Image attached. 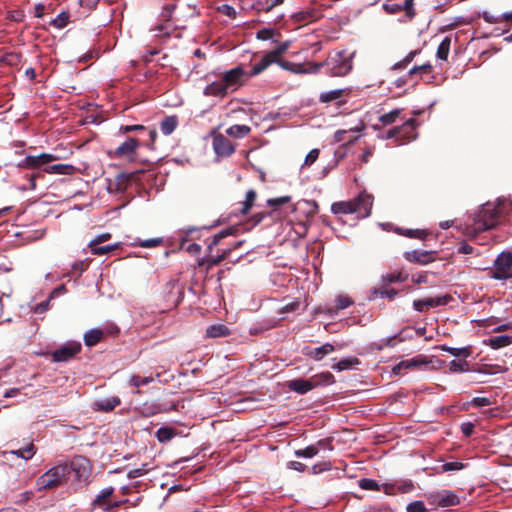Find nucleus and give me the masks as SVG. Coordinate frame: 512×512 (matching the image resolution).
<instances>
[{"mask_svg":"<svg viewBox=\"0 0 512 512\" xmlns=\"http://www.w3.org/2000/svg\"><path fill=\"white\" fill-rule=\"evenodd\" d=\"M153 382V378L152 377H143L141 378L140 376L138 375H132L131 378L129 379V384L131 386H134V387H140V386H143V385H147L149 383Z\"/></svg>","mask_w":512,"mask_h":512,"instance_id":"obj_46","label":"nucleus"},{"mask_svg":"<svg viewBox=\"0 0 512 512\" xmlns=\"http://www.w3.org/2000/svg\"><path fill=\"white\" fill-rule=\"evenodd\" d=\"M272 63H275V61L270 57L268 53H266L259 62L253 65L252 69L248 71V76L254 77L262 73L264 70H266Z\"/></svg>","mask_w":512,"mask_h":512,"instance_id":"obj_23","label":"nucleus"},{"mask_svg":"<svg viewBox=\"0 0 512 512\" xmlns=\"http://www.w3.org/2000/svg\"><path fill=\"white\" fill-rule=\"evenodd\" d=\"M433 253L429 251L413 250L405 253V257L409 262L428 264L434 260Z\"/></svg>","mask_w":512,"mask_h":512,"instance_id":"obj_17","label":"nucleus"},{"mask_svg":"<svg viewBox=\"0 0 512 512\" xmlns=\"http://www.w3.org/2000/svg\"><path fill=\"white\" fill-rule=\"evenodd\" d=\"M228 89L225 87V83L221 79L220 81H214L208 84L203 91L205 96L224 97L228 94Z\"/></svg>","mask_w":512,"mask_h":512,"instance_id":"obj_19","label":"nucleus"},{"mask_svg":"<svg viewBox=\"0 0 512 512\" xmlns=\"http://www.w3.org/2000/svg\"><path fill=\"white\" fill-rule=\"evenodd\" d=\"M450 45H451V38L446 36L441 41V43L439 44V46L437 48L436 56L438 59L443 60V61L447 60L448 55H449Z\"/></svg>","mask_w":512,"mask_h":512,"instance_id":"obj_34","label":"nucleus"},{"mask_svg":"<svg viewBox=\"0 0 512 512\" xmlns=\"http://www.w3.org/2000/svg\"><path fill=\"white\" fill-rule=\"evenodd\" d=\"M319 15L314 9H307L304 11L297 12L293 15V18L297 22L309 23L318 19Z\"/></svg>","mask_w":512,"mask_h":512,"instance_id":"obj_31","label":"nucleus"},{"mask_svg":"<svg viewBox=\"0 0 512 512\" xmlns=\"http://www.w3.org/2000/svg\"><path fill=\"white\" fill-rule=\"evenodd\" d=\"M72 469L79 481H85L89 476V464L85 459L72 463Z\"/></svg>","mask_w":512,"mask_h":512,"instance_id":"obj_26","label":"nucleus"},{"mask_svg":"<svg viewBox=\"0 0 512 512\" xmlns=\"http://www.w3.org/2000/svg\"><path fill=\"white\" fill-rule=\"evenodd\" d=\"M213 149L217 155L222 157L230 156L234 152L231 141L222 134L213 137Z\"/></svg>","mask_w":512,"mask_h":512,"instance_id":"obj_12","label":"nucleus"},{"mask_svg":"<svg viewBox=\"0 0 512 512\" xmlns=\"http://www.w3.org/2000/svg\"><path fill=\"white\" fill-rule=\"evenodd\" d=\"M512 343V338L508 335H501L494 338H490L486 341V344L489 345L492 349H499L502 347L509 346Z\"/></svg>","mask_w":512,"mask_h":512,"instance_id":"obj_33","label":"nucleus"},{"mask_svg":"<svg viewBox=\"0 0 512 512\" xmlns=\"http://www.w3.org/2000/svg\"><path fill=\"white\" fill-rule=\"evenodd\" d=\"M396 488H397V492L408 493L414 489V485H413L412 481L406 480V481H403L402 483L396 485Z\"/></svg>","mask_w":512,"mask_h":512,"instance_id":"obj_56","label":"nucleus"},{"mask_svg":"<svg viewBox=\"0 0 512 512\" xmlns=\"http://www.w3.org/2000/svg\"><path fill=\"white\" fill-rule=\"evenodd\" d=\"M255 200H256V192L252 189L247 191L245 200L238 203V207H236L232 213L236 216L246 215L250 211Z\"/></svg>","mask_w":512,"mask_h":512,"instance_id":"obj_18","label":"nucleus"},{"mask_svg":"<svg viewBox=\"0 0 512 512\" xmlns=\"http://www.w3.org/2000/svg\"><path fill=\"white\" fill-rule=\"evenodd\" d=\"M231 233H232V229H225V230L220 231L216 235H214L211 242L208 244L209 251H212L213 246L218 245L222 239H224Z\"/></svg>","mask_w":512,"mask_h":512,"instance_id":"obj_43","label":"nucleus"},{"mask_svg":"<svg viewBox=\"0 0 512 512\" xmlns=\"http://www.w3.org/2000/svg\"><path fill=\"white\" fill-rule=\"evenodd\" d=\"M442 350L450 353L455 357L464 356L468 357L470 355V350L466 347L463 348H453L448 346H442Z\"/></svg>","mask_w":512,"mask_h":512,"instance_id":"obj_44","label":"nucleus"},{"mask_svg":"<svg viewBox=\"0 0 512 512\" xmlns=\"http://www.w3.org/2000/svg\"><path fill=\"white\" fill-rule=\"evenodd\" d=\"M58 157L53 154L43 153L40 155H29L24 159V166L27 168H40L43 165L57 160Z\"/></svg>","mask_w":512,"mask_h":512,"instance_id":"obj_13","label":"nucleus"},{"mask_svg":"<svg viewBox=\"0 0 512 512\" xmlns=\"http://www.w3.org/2000/svg\"><path fill=\"white\" fill-rule=\"evenodd\" d=\"M335 350L334 346L330 343H326L320 347L309 350L306 355L313 358L316 361L322 360L326 355L332 353Z\"/></svg>","mask_w":512,"mask_h":512,"instance_id":"obj_24","label":"nucleus"},{"mask_svg":"<svg viewBox=\"0 0 512 512\" xmlns=\"http://www.w3.org/2000/svg\"><path fill=\"white\" fill-rule=\"evenodd\" d=\"M449 370L453 373L466 372L469 370V364L465 360H452L449 363Z\"/></svg>","mask_w":512,"mask_h":512,"instance_id":"obj_40","label":"nucleus"},{"mask_svg":"<svg viewBox=\"0 0 512 512\" xmlns=\"http://www.w3.org/2000/svg\"><path fill=\"white\" fill-rule=\"evenodd\" d=\"M482 18L487 22V23H491V24H494V23H499L501 21H503V15L502 16H496L494 14H491L490 12H483L482 13Z\"/></svg>","mask_w":512,"mask_h":512,"instance_id":"obj_57","label":"nucleus"},{"mask_svg":"<svg viewBox=\"0 0 512 512\" xmlns=\"http://www.w3.org/2000/svg\"><path fill=\"white\" fill-rule=\"evenodd\" d=\"M492 277L498 280H506L512 277V253L502 252L494 262Z\"/></svg>","mask_w":512,"mask_h":512,"instance_id":"obj_5","label":"nucleus"},{"mask_svg":"<svg viewBox=\"0 0 512 512\" xmlns=\"http://www.w3.org/2000/svg\"><path fill=\"white\" fill-rule=\"evenodd\" d=\"M149 470L150 468L148 467V465L143 464L140 468L130 470L127 476L128 478H137L145 475Z\"/></svg>","mask_w":512,"mask_h":512,"instance_id":"obj_50","label":"nucleus"},{"mask_svg":"<svg viewBox=\"0 0 512 512\" xmlns=\"http://www.w3.org/2000/svg\"><path fill=\"white\" fill-rule=\"evenodd\" d=\"M319 452V449L316 445H310L304 449L296 450L295 455L297 457H303V458H312L316 456Z\"/></svg>","mask_w":512,"mask_h":512,"instance_id":"obj_41","label":"nucleus"},{"mask_svg":"<svg viewBox=\"0 0 512 512\" xmlns=\"http://www.w3.org/2000/svg\"><path fill=\"white\" fill-rule=\"evenodd\" d=\"M285 0H267L258 3L259 11L270 12L274 7L281 5Z\"/></svg>","mask_w":512,"mask_h":512,"instance_id":"obj_45","label":"nucleus"},{"mask_svg":"<svg viewBox=\"0 0 512 512\" xmlns=\"http://www.w3.org/2000/svg\"><path fill=\"white\" fill-rule=\"evenodd\" d=\"M459 503L457 496L453 493L446 494L442 499H440L439 504L443 507L456 505Z\"/></svg>","mask_w":512,"mask_h":512,"instance_id":"obj_48","label":"nucleus"},{"mask_svg":"<svg viewBox=\"0 0 512 512\" xmlns=\"http://www.w3.org/2000/svg\"><path fill=\"white\" fill-rule=\"evenodd\" d=\"M414 1L413 0H404L403 3H396L392 1H388L383 4V9L385 12L389 14H395L402 10H404L407 16L412 19L415 15V11L413 8Z\"/></svg>","mask_w":512,"mask_h":512,"instance_id":"obj_11","label":"nucleus"},{"mask_svg":"<svg viewBox=\"0 0 512 512\" xmlns=\"http://www.w3.org/2000/svg\"><path fill=\"white\" fill-rule=\"evenodd\" d=\"M319 157V149H312L306 156L303 166H311Z\"/></svg>","mask_w":512,"mask_h":512,"instance_id":"obj_52","label":"nucleus"},{"mask_svg":"<svg viewBox=\"0 0 512 512\" xmlns=\"http://www.w3.org/2000/svg\"><path fill=\"white\" fill-rule=\"evenodd\" d=\"M291 200L290 196H282L278 198H271L267 200V204L271 207H276L288 203Z\"/></svg>","mask_w":512,"mask_h":512,"instance_id":"obj_55","label":"nucleus"},{"mask_svg":"<svg viewBox=\"0 0 512 512\" xmlns=\"http://www.w3.org/2000/svg\"><path fill=\"white\" fill-rule=\"evenodd\" d=\"M427 363L428 361H426V359L423 356H416L414 358L406 359L398 363L393 368V373L396 375H400L403 369H414Z\"/></svg>","mask_w":512,"mask_h":512,"instance_id":"obj_15","label":"nucleus"},{"mask_svg":"<svg viewBox=\"0 0 512 512\" xmlns=\"http://www.w3.org/2000/svg\"><path fill=\"white\" fill-rule=\"evenodd\" d=\"M120 404V400L118 397H112L109 399L101 400L96 403V406L99 410L109 412L113 410L116 406Z\"/></svg>","mask_w":512,"mask_h":512,"instance_id":"obj_37","label":"nucleus"},{"mask_svg":"<svg viewBox=\"0 0 512 512\" xmlns=\"http://www.w3.org/2000/svg\"><path fill=\"white\" fill-rule=\"evenodd\" d=\"M69 471L70 468L66 464H59L50 468L37 479L38 490H50L62 485Z\"/></svg>","mask_w":512,"mask_h":512,"instance_id":"obj_4","label":"nucleus"},{"mask_svg":"<svg viewBox=\"0 0 512 512\" xmlns=\"http://www.w3.org/2000/svg\"><path fill=\"white\" fill-rule=\"evenodd\" d=\"M352 304V301L349 297L340 295L336 298V309H345Z\"/></svg>","mask_w":512,"mask_h":512,"instance_id":"obj_51","label":"nucleus"},{"mask_svg":"<svg viewBox=\"0 0 512 512\" xmlns=\"http://www.w3.org/2000/svg\"><path fill=\"white\" fill-rule=\"evenodd\" d=\"M356 364H358V359L354 358V357H350V358L340 360L339 362H337L336 364H334L332 366V369L337 370V371H343V370L351 368L352 366H354Z\"/></svg>","mask_w":512,"mask_h":512,"instance_id":"obj_38","label":"nucleus"},{"mask_svg":"<svg viewBox=\"0 0 512 512\" xmlns=\"http://www.w3.org/2000/svg\"><path fill=\"white\" fill-rule=\"evenodd\" d=\"M401 111L399 109H395V110H392L386 114H383L382 116H380V121L384 124V125H389V124H392L396 121V119L399 117Z\"/></svg>","mask_w":512,"mask_h":512,"instance_id":"obj_42","label":"nucleus"},{"mask_svg":"<svg viewBox=\"0 0 512 512\" xmlns=\"http://www.w3.org/2000/svg\"><path fill=\"white\" fill-rule=\"evenodd\" d=\"M33 497L32 491H24L19 494L18 499L15 501L17 504H24Z\"/></svg>","mask_w":512,"mask_h":512,"instance_id":"obj_64","label":"nucleus"},{"mask_svg":"<svg viewBox=\"0 0 512 512\" xmlns=\"http://www.w3.org/2000/svg\"><path fill=\"white\" fill-rule=\"evenodd\" d=\"M432 66L430 63H425L423 65L414 66L409 70V75H414L418 72H429L431 70Z\"/></svg>","mask_w":512,"mask_h":512,"instance_id":"obj_62","label":"nucleus"},{"mask_svg":"<svg viewBox=\"0 0 512 512\" xmlns=\"http://www.w3.org/2000/svg\"><path fill=\"white\" fill-rule=\"evenodd\" d=\"M110 238H111L110 233L106 232V233L99 234L88 243V247H93V246L99 245L100 243L108 241Z\"/></svg>","mask_w":512,"mask_h":512,"instance_id":"obj_53","label":"nucleus"},{"mask_svg":"<svg viewBox=\"0 0 512 512\" xmlns=\"http://www.w3.org/2000/svg\"><path fill=\"white\" fill-rule=\"evenodd\" d=\"M492 404L491 400L487 397H475L472 400V405L475 407H486Z\"/></svg>","mask_w":512,"mask_h":512,"instance_id":"obj_61","label":"nucleus"},{"mask_svg":"<svg viewBox=\"0 0 512 512\" xmlns=\"http://www.w3.org/2000/svg\"><path fill=\"white\" fill-rule=\"evenodd\" d=\"M140 146V143L135 138H128L125 142H123L116 150V157H130L136 151V149Z\"/></svg>","mask_w":512,"mask_h":512,"instance_id":"obj_16","label":"nucleus"},{"mask_svg":"<svg viewBox=\"0 0 512 512\" xmlns=\"http://www.w3.org/2000/svg\"><path fill=\"white\" fill-rule=\"evenodd\" d=\"M350 94L349 88L335 89L331 91L322 92L319 96V101L322 103H329L332 101H338L344 96Z\"/></svg>","mask_w":512,"mask_h":512,"instance_id":"obj_21","label":"nucleus"},{"mask_svg":"<svg viewBox=\"0 0 512 512\" xmlns=\"http://www.w3.org/2000/svg\"><path fill=\"white\" fill-rule=\"evenodd\" d=\"M359 487L364 490H371V491H379L380 490V486L375 480L367 479V478L361 479L359 481Z\"/></svg>","mask_w":512,"mask_h":512,"instance_id":"obj_47","label":"nucleus"},{"mask_svg":"<svg viewBox=\"0 0 512 512\" xmlns=\"http://www.w3.org/2000/svg\"><path fill=\"white\" fill-rule=\"evenodd\" d=\"M176 436L175 429L171 427H161L156 432V437L159 442H168Z\"/></svg>","mask_w":512,"mask_h":512,"instance_id":"obj_35","label":"nucleus"},{"mask_svg":"<svg viewBox=\"0 0 512 512\" xmlns=\"http://www.w3.org/2000/svg\"><path fill=\"white\" fill-rule=\"evenodd\" d=\"M512 208V202L507 200L499 201L497 204L486 203L477 212L473 225L467 227L468 235H476L479 232L494 228L499 218Z\"/></svg>","mask_w":512,"mask_h":512,"instance_id":"obj_1","label":"nucleus"},{"mask_svg":"<svg viewBox=\"0 0 512 512\" xmlns=\"http://www.w3.org/2000/svg\"><path fill=\"white\" fill-rule=\"evenodd\" d=\"M294 210L300 214L299 220L303 225V228H305L304 222L309 221L315 216L318 210V205L314 201L302 200L295 205Z\"/></svg>","mask_w":512,"mask_h":512,"instance_id":"obj_8","label":"nucleus"},{"mask_svg":"<svg viewBox=\"0 0 512 512\" xmlns=\"http://www.w3.org/2000/svg\"><path fill=\"white\" fill-rule=\"evenodd\" d=\"M399 130L397 142L404 144L416 138V123L414 119L407 120L402 126L397 127Z\"/></svg>","mask_w":512,"mask_h":512,"instance_id":"obj_14","label":"nucleus"},{"mask_svg":"<svg viewBox=\"0 0 512 512\" xmlns=\"http://www.w3.org/2000/svg\"><path fill=\"white\" fill-rule=\"evenodd\" d=\"M119 246H120L119 243H115V244H110V245H106V246L96 245V246L89 247V248H90L91 253L94 255H104V254H108L111 251L119 248Z\"/></svg>","mask_w":512,"mask_h":512,"instance_id":"obj_39","label":"nucleus"},{"mask_svg":"<svg viewBox=\"0 0 512 512\" xmlns=\"http://www.w3.org/2000/svg\"><path fill=\"white\" fill-rule=\"evenodd\" d=\"M329 65H331V72L334 76H344L352 69V64L349 59L342 58L341 54H336L329 58Z\"/></svg>","mask_w":512,"mask_h":512,"instance_id":"obj_9","label":"nucleus"},{"mask_svg":"<svg viewBox=\"0 0 512 512\" xmlns=\"http://www.w3.org/2000/svg\"><path fill=\"white\" fill-rule=\"evenodd\" d=\"M113 491H114V489H113L112 487L104 488V489L101 491V494L97 497L96 502H97L99 505H103V504H104L105 499L109 498V497L112 495Z\"/></svg>","mask_w":512,"mask_h":512,"instance_id":"obj_58","label":"nucleus"},{"mask_svg":"<svg viewBox=\"0 0 512 512\" xmlns=\"http://www.w3.org/2000/svg\"><path fill=\"white\" fill-rule=\"evenodd\" d=\"M464 466L461 462H447L442 465L443 472L456 471L462 469Z\"/></svg>","mask_w":512,"mask_h":512,"instance_id":"obj_59","label":"nucleus"},{"mask_svg":"<svg viewBox=\"0 0 512 512\" xmlns=\"http://www.w3.org/2000/svg\"><path fill=\"white\" fill-rule=\"evenodd\" d=\"M278 65L282 69L290 71V72H292L294 74H306V73L316 72L317 69H318V65H315V66L311 67L310 69H307V68L304 67L303 64L293 63V62H290V61L278 62Z\"/></svg>","mask_w":512,"mask_h":512,"instance_id":"obj_20","label":"nucleus"},{"mask_svg":"<svg viewBox=\"0 0 512 512\" xmlns=\"http://www.w3.org/2000/svg\"><path fill=\"white\" fill-rule=\"evenodd\" d=\"M173 9H174L173 6H166L164 8L161 16L165 23L160 24L155 28V31L157 32L156 36H164V35L169 34V31L171 28V25L169 24V20L172 15Z\"/></svg>","mask_w":512,"mask_h":512,"instance_id":"obj_22","label":"nucleus"},{"mask_svg":"<svg viewBox=\"0 0 512 512\" xmlns=\"http://www.w3.org/2000/svg\"><path fill=\"white\" fill-rule=\"evenodd\" d=\"M35 453H36V447L34 446L33 443H29L24 448L16 449V450H11V451H6V452H4V455L5 456H7V455H16L17 457L22 458L24 460H29V459L33 458Z\"/></svg>","mask_w":512,"mask_h":512,"instance_id":"obj_25","label":"nucleus"},{"mask_svg":"<svg viewBox=\"0 0 512 512\" xmlns=\"http://www.w3.org/2000/svg\"><path fill=\"white\" fill-rule=\"evenodd\" d=\"M104 336L101 329H91L84 335V342L86 346L92 347L98 344Z\"/></svg>","mask_w":512,"mask_h":512,"instance_id":"obj_29","label":"nucleus"},{"mask_svg":"<svg viewBox=\"0 0 512 512\" xmlns=\"http://www.w3.org/2000/svg\"><path fill=\"white\" fill-rule=\"evenodd\" d=\"M373 196L365 192L351 201L333 203L331 210L336 215L356 213L360 218H366L371 213Z\"/></svg>","mask_w":512,"mask_h":512,"instance_id":"obj_2","label":"nucleus"},{"mask_svg":"<svg viewBox=\"0 0 512 512\" xmlns=\"http://www.w3.org/2000/svg\"><path fill=\"white\" fill-rule=\"evenodd\" d=\"M219 11L222 12L223 14L227 15L230 18H235V16H236V10L232 6L227 5V4L221 5L219 7Z\"/></svg>","mask_w":512,"mask_h":512,"instance_id":"obj_63","label":"nucleus"},{"mask_svg":"<svg viewBox=\"0 0 512 512\" xmlns=\"http://www.w3.org/2000/svg\"><path fill=\"white\" fill-rule=\"evenodd\" d=\"M248 71L244 70L241 66H237L231 70L226 71L223 74L222 80L225 83V87L228 91H236L241 87L246 80H248Z\"/></svg>","mask_w":512,"mask_h":512,"instance_id":"obj_6","label":"nucleus"},{"mask_svg":"<svg viewBox=\"0 0 512 512\" xmlns=\"http://www.w3.org/2000/svg\"><path fill=\"white\" fill-rule=\"evenodd\" d=\"M178 126V118L176 116H168L160 123V130L164 135H170Z\"/></svg>","mask_w":512,"mask_h":512,"instance_id":"obj_28","label":"nucleus"},{"mask_svg":"<svg viewBox=\"0 0 512 512\" xmlns=\"http://www.w3.org/2000/svg\"><path fill=\"white\" fill-rule=\"evenodd\" d=\"M44 171L49 174L71 175L75 168L70 164H54L46 167Z\"/></svg>","mask_w":512,"mask_h":512,"instance_id":"obj_27","label":"nucleus"},{"mask_svg":"<svg viewBox=\"0 0 512 512\" xmlns=\"http://www.w3.org/2000/svg\"><path fill=\"white\" fill-rule=\"evenodd\" d=\"M251 131V128L247 125H232L226 130L227 135L235 138H243L247 136Z\"/></svg>","mask_w":512,"mask_h":512,"instance_id":"obj_32","label":"nucleus"},{"mask_svg":"<svg viewBox=\"0 0 512 512\" xmlns=\"http://www.w3.org/2000/svg\"><path fill=\"white\" fill-rule=\"evenodd\" d=\"M273 36H274L273 29L264 28L257 32V39H259V40H268V39L273 38Z\"/></svg>","mask_w":512,"mask_h":512,"instance_id":"obj_60","label":"nucleus"},{"mask_svg":"<svg viewBox=\"0 0 512 512\" xmlns=\"http://www.w3.org/2000/svg\"><path fill=\"white\" fill-rule=\"evenodd\" d=\"M334 382V376L330 372L315 374L308 379L297 378L286 382V387L295 393L304 395L321 385H329Z\"/></svg>","mask_w":512,"mask_h":512,"instance_id":"obj_3","label":"nucleus"},{"mask_svg":"<svg viewBox=\"0 0 512 512\" xmlns=\"http://www.w3.org/2000/svg\"><path fill=\"white\" fill-rule=\"evenodd\" d=\"M427 509L423 502L414 501L407 506V512H426Z\"/></svg>","mask_w":512,"mask_h":512,"instance_id":"obj_54","label":"nucleus"},{"mask_svg":"<svg viewBox=\"0 0 512 512\" xmlns=\"http://www.w3.org/2000/svg\"><path fill=\"white\" fill-rule=\"evenodd\" d=\"M289 47H290L289 41L281 42L278 44V46L274 50L268 52V54L275 61V63L278 64V62H282L280 60V58L289 49Z\"/></svg>","mask_w":512,"mask_h":512,"instance_id":"obj_36","label":"nucleus"},{"mask_svg":"<svg viewBox=\"0 0 512 512\" xmlns=\"http://www.w3.org/2000/svg\"><path fill=\"white\" fill-rule=\"evenodd\" d=\"M80 350L81 344L79 342H67L52 353V359L55 362H66L79 353Z\"/></svg>","mask_w":512,"mask_h":512,"instance_id":"obj_7","label":"nucleus"},{"mask_svg":"<svg viewBox=\"0 0 512 512\" xmlns=\"http://www.w3.org/2000/svg\"><path fill=\"white\" fill-rule=\"evenodd\" d=\"M161 243H162L161 238H152V239L139 241L138 243H134L133 245H138L143 248H153V247L160 245Z\"/></svg>","mask_w":512,"mask_h":512,"instance_id":"obj_49","label":"nucleus"},{"mask_svg":"<svg viewBox=\"0 0 512 512\" xmlns=\"http://www.w3.org/2000/svg\"><path fill=\"white\" fill-rule=\"evenodd\" d=\"M449 296H438V297H428L425 299L415 300L413 302V307L418 312H425L430 308L446 305L449 301Z\"/></svg>","mask_w":512,"mask_h":512,"instance_id":"obj_10","label":"nucleus"},{"mask_svg":"<svg viewBox=\"0 0 512 512\" xmlns=\"http://www.w3.org/2000/svg\"><path fill=\"white\" fill-rule=\"evenodd\" d=\"M230 334L228 327L223 324L211 325L206 329V335L210 338L224 337Z\"/></svg>","mask_w":512,"mask_h":512,"instance_id":"obj_30","label":"nucleus"}]
</instances>
